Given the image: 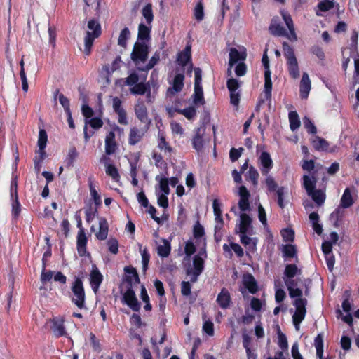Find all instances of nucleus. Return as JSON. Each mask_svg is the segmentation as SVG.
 I'll return each instance as SVG.
<instances>
[{"label": "nucleus", "instance_id": "nucleus-1", "mask_svg": "<svg viewBox=\"0 0 359 359\" xmlns=\"http://www.w3.org/2000/svg\"><path fill=\"white\" fill-rule=\"evenodd\" d=\"M301 273V269L295 264H290L285 266L283 280L291 298L302 296V290L299 288V286L303 281L299 277L294 279V276H299Z\"/></svg>", "mask_w": 359, "mask_h": 359}, {"label": "nucleus", "instance_id": "nucleus-2", "mask_svg": "<svg viewBox=\"0 0 359 359\" xmlns=\"http://www.w3.org/2000/svg\"><path fill=\"white\" fill-rule=\"evenodd\" d=\"M281 15L289 29L290 34H287L284 27L280 24L277 23L275 20H272V22L269 27L270 32L275 36H287L290 40L293 41H297V37L294 31V27L291 16L285 11H281Z\"/></svg>", "mask_w": 359, "mask_h": 359}, {"label": "nucleus", "instance_id": "nucleus-3", "mask_svg": "<svg viewBox=\"0 0 359 359\" xmlns=\"http://www.w3.org/2000/svg\"><path fill=\"white\" fill-rule=\"evenodd\" d=\"M316 182L317 179L314 175L303 176V185L307 194L318 206H321L325 201V192L324 190L315 189Z\"/></svg>", "mask_w": 359, "mask_h": 359}, {"label": "nucleus", "instance_id": "nucleus-4", "mask_svg": "<svg viewBox=\"0 0 359 359\" xmlns=\"http://www.w3.org/2000/svg\"><path fill=\"white\" fill-rule=\"evenodd\" d=\"M148 54L149 46L146 41H136L130 54V58L138 70L139 67H143L144 65Z\"/></svg>", "mask_w": 359, "mask_h": 359}, {"label": "nucleus", "instance_id": "nucleus-5", "mask_svg": "<svg viewBox=\"0 0 359 359\" xmlns=\"http://www.w3.org/2000/svg\"><path fill=\"white\" fill-rule=\"evenodd\" d=\"M283 55L287 59V66L290 76L294 79L299 77L298 62L293 48L286 42L283 43Z\"/></svg>", "mask_w": 359, "mask_h": 359}, {"label": "nucleus", "instance_id": "nucleus-6", "mask_svg": "<svg viewBox=\"0 0 359 359\" xmlns=\"http://www.w3.org/2000/svg\"><path fill=\"white\" fill-rule=\"evenodd\" d=\"M88 31L84 38V50L83 53L88 55L90 53L91 47L94 40L101 34L100 25L95 20H90L88 22Z\"/></svg>", "mask_w": 359, "mask_h": 359}, {"label": "nucleus", "instance_id": "nucleus-7", "mask_svg": "<svg viewBox=\"0 0 359 359\" xmlns=\"http://www.w3.org/2000/svg\"><path fill=\"white\" fill-rule=\"evenodd\" d=\"M71 290L73 293V297L72 298V302L81 309L85 308L86 295L83 282L80 278L76 277L74 281L72 283Z\"/></svg>", "mask_w": 359, "mask_h": 359}, {"label": "nucleus", "instance_id": "nucleus-8", "mask_svg": "<svg viewBox=\"0 0 359 359\" xmlns=\"http://www.w3.org/2000/svg\"><path fill=\"white\" fill-rule=\"evenodd\" d=\"M302 297H295L294 298L296 299L294 302L296 311L292 316V321L297 330H299V325L304 319L306 313V305L307 300Z\"/></svg>", "mask_w": 359, "mask_h": 359}, {"label": "nucleus", "instance_id": "nucleus-9", "mask_svg": "<svg viewBox=\"0 0 359 359\" xmlns=\"http://www.w3.org/2000/svg\"><path fill=\"white\" fill-rule=\"evenodd\" d=\"M200 255L206 257V252L205 250L201 251L199 255H196L193 260V266L189 267L187 270V274L190 276V281L195 283L198 276L202 273L203 270L204 262L203 258Z\"/></svg>", "mask_w": 359, "mask_h": 359}, {"label": "nucleus", "instance_id": "nucleus-10", "mask_svg": "<svg viewBox=\"0 0 359 359\" xmlns=\"http://www.w3.org/2000/svg\"><path fill=\"white\" fill-rule=\"evenodd\" d=\"M229 60L228 63V69H227V76H232V68L236 64H238L239 62H243L246 59V51L245 49L242 48L239 50L231 48L229 50Z\"/></svg>", "mask_w": 359, "mask_h": 359}, {"label": "nucleus", "instance_id": "nucleus-11", "mask_svg": "<svg viewBox=\"0 0 359 359\" xmlns=\"http://www.w3.org/2000/svg\"><path fill=\"white\" fill-rule=\"evenodd\" d=\"M252 219L246 213L240 215L239 223L236 226V232L241 234L251 233L253 230Z\"/></svg>", "mask_w": 359, "mask_h": 359}, {"label": "nucleus", "instance_id": "nucleus-12", "mask_svg": "<svg viewBox=\"0 0 359 359\" xmlns=\"http://www.w3.org/2000/svg\"><path fill=\"white\" fill-rule=\"evenodd\" d=\"M227 88L230 92V101L234 106H238L240 101V93L238 88L240 83L238 81L233 78H230L227 81Z\"/></svg>", "mask_w": 359, "mask_h": 359}, {"label": "nucleus", "instance_id": "nucleus-13", "mask_svg": "<svg viewBox=\"0 0 359 359\" xmlns=\"http://www.w3.org/2000/svg\"><path fill=\"white\" fill-rule=\"evenodd\" d=\"M146 79L147 75L143 76V77L142 78V81L140 83L130 87V92L133 95H142L147 94V97L148 100L151 101V89L148 83H144Z\"/></svg>", "mask_w": 359, "mask_h": 359}, {"label": "nucleus", "instance_id": "nucleus-14", "mask_svg": "<svg viewBox=\"0 0 359 359\" xmlns=\"http://www.w3.org/2000/svg\"><path fill=\"white\" fill-rule=\"evenodd\" d=\"M123 302L127 304L133 311H138L140 309V304L135 296L134 290L130 287L123 295Z\"/></svg>", "mask_w": 359, "mask_h": 359}, {"label": "nucleus", "instance_id": "nucleus-15", "mask_svg": "<svg viewBox=\"0 0 359 359\" xmlns=\"http://www.w3.org/2000/svg\"><path fill=\"white\" fill-rule=\"evenodd\" d=\"M260 171L262 175H267L273 168V161L270 154L263 151L258 158Z\"/></svg>", "mask_w": 359, "mask_h": 359}, {"label": "nucleus", "instance_id": "nucleus-16", "mask_svg": "<svg viewBox=\"0 0 359 359\" xmlns=\"http://www.w3.org/2000/svg\"><path fill=\"white\" fill-rule=\"evenodd\" d=\"M102 280V275L101 274L99 269L95 266H94L90 274V283L92 290L95 293H97L98 291Z\"/></svg>", "mask_w": 359, "mask_h": 359}, {"label": "nucleus", "instance_id": "nucleus-17", "mask_svg": "<svg viewBox=\"0 0 359 359\" xmlns=\"http://www.w3.org/2000/svg\"><path fill=\"white\" fill-rule=\"evenodd\" d=\"M147 132V129L144 128H137V127H133L129 133L128 143L130 145H135L140 142Z\"/></svg>", "mask_w": 359, "mask_h": 359}, {"label": "nucleus", "instance_id": "nucleus-18", "mask_svg": "<svg viewBox=\"0 0 359 359\" xmlns=\"http://www.w3.org/2000/svg\"><path fill=\"white\" fill-rule=\"evenodd\" d=\"M312 145L316 150L319 151L334 152L337 150V147L329 149L328 142L318 136H316L312 140Z\"/></svg>", "mask_w": 359, "mask_h": 359}, {"label": "nucleus", "instance_id": "nucleus-19", "mask_svg": "<svg viewBox=\"0 0 359 359\" xmlns=\"http://www.w3.org/2000/svg\"><path fill=\"white\" fill-rule=\"evenodd\" d=\"M184 76L183 74L180 73L176 74L172 81V87L168 89V94L174 95L180 92L184 87Z\"/></svg>", "mask_w": 359, "mask_h": 359}, {"label": "nucleus", "instance_id": "nucleus-20", "mask_svg": "<svg viewBox=\"0 0 359 359\" xmlns=\"http://www.w3.org/2000/svg\"><path fill=\"white\" fill-rule=\"evenodd\" d=\"M115 133L110 131L105 137V154L107 155L113 154L116 149L117 144L115 140Z\"/></svg>", "mask_w": 359, "mask_h": 359}, {"label": "nucleus", "instance_id": "nucleus-21", "mask_svg": "<svg viewBox=\"0 0 359 359\" xmlns=\"http://www.w3.org/2000/svg\"><path fill=\"white\" fill-rule=\"evenodd\" d=\"M241 243L245 247L249 252H254L257 250V238L255 237H249L246 234L240 235Z\"/></svg>", "mask_w": 359, "mask_h": 359}, {"label": "nucleus", "instance_id": "nucleus-22", "mask_svg": "<svg viewBox=\"0 0 359 359\" xmlns=\"http://www.w3.org/2000/svg\"><path fill=\"white\" fill-rule=\"evenodd\" d=\"M135 111L138 119L144 123H149L147 108L142 101L138 100Z\"/></svg>", "mask_w": 359, "mask_h": 359}, {"label": "nucleus", "instance_id": "nucleus-23", "mask_svg": "<svg viewBox=\"0 0 359 359\" xmlns=\"http://www.w3.org/2000/svg\"><path fill=\"white\" fill-rule=\"evenodd\" d=\"M231 299L229 292L226 288H222L217 297V302L222 309L229 307Z\"/></svg>", "mask_w": 359, "mask_h": 359}, {"label": "nucleus", "instance_id": "nucleus-24", "mask_svg": "<svg viewBox=\"0 0 359 359\" xmlns=\"http://www.w3.org/2000/svg\"><path fill=\"white\" fill-rule=\"evenodd\" d=\"M311 90V80L309 74L304 72L300 82V95L302 98H306Z\"/></svg>", "mask_w": 359, "mask_h": 359}, {"label": "nucleus", "instance_id": "nucleus-25", "mask_svg": "<svg viewBox=\"0 0 359 359\" xmlns=\"http://www.w3.org/2000/svg\"><path fill=\"white\" fill-rule=\"evenodd\" d=\"M87 238L83 229H80L77 235V250L80 256H83L86 252Z\"/></svg>", "mask_w": 359, "mask_h": 359}, {"label": "nucleus", "instance_id": "nucleus-26", "mask_svg": "<svg viewBox=\"0 0 359 359\" xmlns=\"http://www.w3.org/2000/svg\"><path fill=\"white\" fill-rule=\"evenodd\" d=\"M157 253L161 257H168L170 253V242L166 239H161L157 243Z\"/></svg>", "mask_w": 359, "mask_h": 359}, {"label": "nucleus", "instance_id": "nucleus-27", "mask_svg": "<svg viewBox=\"0 0 359 359\" xmlns=\"http://www.w3.org/2000/svg\"><path fill=\"white\" fill-rule=\"evenodd\" d=\"M52 330L56 337H62L66 334L64 320L62 318H56L53 320Z\"/></svg>", "mask_w": 359, "mask_h": 359}, {"label": "nucleus", "instance_id": "nucleus-28", "mask_svg": "<svg viewBox=\"0 0 359 359\" xmlns=\"http://www.w3.org/2000/svg\"><path fill=\"white\" fill-rule=\"evenodd\" d=\"M109 226L107 219L104 217L99 219V231L96 233V238L99 240H105L107 237Z\"/></svg>", "mask_w": 359, "mask_h": 359}, {"label": "nucleus", "instance_id": "nucleus-29", "mask_svg": "<svg viewBox=\"0 0 359 359\" xmlns=\"http://www.w3.org/2000/svg\"><path fill=\"white\" fill-rule=\"evenodd\" d=\"M204 130L198 128L196 129L195 135L192 139V145L194 149L197 151H201L203 148V136Z\"/></svg>", "mask_w": 359, "mask_h": 359}, {"label": "nucleus", "instance_id": "nucleus-30", "mask_svg": "<svg viewBox=\"0 0 359 359\" xmlns=\"http://www.w3.org/2000/svg\"><path fill=\"white\" fill-rule=\"evenodd\" d=\"M212 208L216 222L218 224L215 226V229H220L223 224L222 216L221 203L217 199H215L212 202Z\"/></svg>", "mask_w": 359, "mask_h": 359}, {"label": "nucleus", "instance_id": "nucleus-31", "mask_svg": "<svg viewBox=\"0 0 359 359\" xmlns=\"http://www.w3.org/2000/svg\"><path fill=\"white\" fill-rule=\"evenodd\" d=\"M243 283L250 293L255 294L257 291L256 280L251 274H247L243 276Z\"/></svg>", "mask_w": 359, "mask_h": 359}, {"label": "nucleus", "instance_id": "nucleus-32", "mask_svg": "<svg viewBox=\"0 0 359 359\" xmlns=\"http://www.w3.org/2000/svg\"><path fill=\"white\" fill-rule=\"evenodd\" d=\"M161 52L156 50L151 56L147 64H144L143 67H139V71L147 72L156 65L161 60Z\"/></svg>", "mask_w": 359, "mask_h": 359}, {"label": "nucleus", "instance_id": "nucleus-33", "mask_svg": "<svg viewBox=\"0 0 359 359\" xmlns=\"http://www.w3.org/2000/svg\"><path fill=\"white\" fill-rule=\"evenodd\" d=\"M281 252L283 253V257L286 261L297 257L296 247L292 244L283 245L281 248Z\"/></svg>", "mask_w": 359, "mask_h": 359}, {"label": "nucleus", "instance_id": "nucleus-34", "mask_svg": "<svg viewBox=\"0 0 359 359\" xmlns=\"http://www.w3.org/2000/svg\"><path fill=\"white\" fill-rule=\"evenodd\" d=\"M272 90V81L271 79V71H264V93L266 100H271Z\"/></svg>", "mask_w": 359, "mask_h": 359}, {"label": "nucleus", "instance_id": "nucleus-35", "mask_svg": "<svg viewBox=\"0 0 359 359\" xmlns=\"http://www.w3.org/2000/svg\"><path fill=\"white\" fill-rule=\"evenodd\" d=\"M190 54L191 48L189 46H187L183 51L178 54L177 62L179 65L182 66L187 65L190 60Z\"/></svg>", "mask_w": 359, "mask_h": 359}, {"label": "nucleus", "instance_id": "nucleus-36", "mask_svg": "<svg viewBox=\"0 0 359 359\" xmlns=\"http://www.w3.org/2000/svg\"><path fill=\"white\" fill-rule=\"evenodd\" d=\"M150 28L144 25L140 24L138 27V36L137 41H145L149 39Z\"/></svg>", "mask_w": 359, "mask_h": 359}, {"label": "nucleus", "instance_id": "nucleus-37", "mask_svg": "<svg viewBox=\"0 0 359 359\" xmlns=\"http://www.w3.org/2000/svg\"><path fill=\"white\" fill-rule=\"evenodd\" d=\"M122 64L121 56H117L111 65H106L103 67V70L106 72L107 75H111L113 72L118 69Z\"/></svg>", "mask_w": 359, "mask_h": 359}, {"label": "nucleus", "instance_id": "nucleus-38", "mask_svg": "<svg viewBox=\"0 0 359 359\" xmlns=\"http://www.w3.org/2000/svg\"><path fill=\"white\" fill-rule=\"evenodd\" d=\"M141 81V78L135 71L132 72L128 77L121 80V81L123 82L124 85L130 87L140 83Z\"/></svg>", "mask_w": 359, "mask_h": 359}, {"label": "nucleus", "instance_id": "nucleus-39", "mask_svg": "<svg viewBox=\"0 0 359 359\" xmlns=\"http://www.w3.org/2000/svg\"><path fill=\"white\" fill-rule=\"evenodd\" d=\"M158 147L165 152L170 153L172 151V148L169 146L164 134L161 132H159L158 135Z\"/></svg>", "mask_w": 359, "mask_h": 359}, {"label": "nucleus", "instance_id": "nucleus-40", "mask_svg": "<svg viewBox=\"0 0 359 359\" xmlns=\"http://www.w3.org/2000/svg\"><path fill=\"white\" fill-rule=\"evenodd\" d=\"M353 203L351 191L348 188H346L341 198V206L344 208H347L352 205Z\"/></svg>", "mask_w": 359, "mask_h": 359}, {"label": "nucleus", "instance_id": "nucleus-41", "mask_svg": "<svg viewBox=\"0 0 359 359\" xmlns=\"http://www.w3.org/2000/svg\"><path fill=\"white\" fill-rule=\"evenodd\" d=\"M290 127L292 131H295L300 126L299 116L296 111H290L288 115Z\"/></svg>", "mask_w": 359, "mask_h": 359}, {"label": "nucleus", "instance_id": "nucleus-42", "mask_svg": "<svg viewBox=\"0 0 359 359\" xmlns=\"http://www.w3.org/2000/svg\"><path fill=\"white\" fill-rule=\"evenodd\" d=\"M156 180L158 182L159 185V191H158L160 192V194H169L170 189L168 180L165 177L163 178L157 176Z\"/></svg>", "mask_w": 359, "mask_h": 359}, {"label": "nucleus", "instance_id": "nucleus-43", "mask_svg": "<svg viewBox=\"0 0 359 359\" xmlns=\"http://www.w3.org/2000/svg\"><path fill=\"white\" fill-rule=\"evenodd\" d=\"M314 346L316 349L317 356L321 359L323 353V336L320 334H318L315 338Z\"/></svg>", "mask_w": 359, "mask_h": 359}, {"label": "nucleus", "instance_id": "nucleus-44", "mask_svg": "<svg viewBox=\"0 0 359 359\" xmlns=\"http://www.w3.org/2000/svg\"><path fill=\"white\" fill-rule=\"evenodd\" d=\"M246 177L252 182L253 185H255V186L257 185L259 172L255 167H253V166L249 167V170L246 173Z\"/></svg>", "mask_w": 359, "mask_h": 359}, {"label": "nucleus", "instance_id": "nucleus-45", "mask_svg": "<svg viewBox=\"0 0 359 359\" xmlns=\"http://www.w3.org/2000/svg\"><path fill=\"white\" fill-rule=\"evenodd\" d=\"M194 102L195 104L204 103L202 86H194Z\"/></svg>", "mask_w": 359, "mask_h": 359}, {"label": "nucleus", "instance_id": "nucleus-46", "mask_svg": "<svg viewBox=\"0 0 359 359\" xmlns=\"http://www.w3.org/2000/svg\"><path fill=\"white\" fill-rule=\"evenodd\" d=\"M203 327H202L203 331L210 337L213 336L214 335L213 323L210 320H207L205 318V315L203 316Z\"/></svg>", "mask_w": 359, "mask_h": 359}, {"label": "nucleus", "instance_id": "nucleus-47", "mask_svg": "<svg viewBox=\"0 0 359 359\" xmlns=\"http://www.w3.org/2000/svg\"><path fill=\"white\" fill-rule=\"evenodd\" d=\"M130 32L128 28H124L120 33L118 39V44L123 48L126 46L127 40L129 39Z\"/></svg>", "mask_w": 359, "mask_h": 359}, {"label": "nucleus", "instance_id": "nucleus-48", "mask_svg": "<svg viewBox=\"0 0 359 359\" xmlns=\"http://www.w3.org/2000/svg\"><path fill=\"white\" fill-rule=\"evenodd\" d=\"M194 15L198 21L203 20L204 18V9L202 0H200L194 8Z\"/></svg>", "mask_w": 359, "mask_h": 359}, {"label": "nucleus", "instance_id": "nucleus-49", "mask_svg": "<svg viewBox=\"0 0 359 359\" xmlns=\"http://www.w3.org/2000/svg\"><path fill=\"white\" fill-rule=\"evenodd\" d=\"M105 172L107 175L110 176L111 179L115 182H118L120 180V175L118 171V169L115 167V165H108V167L105 168Z\"/></svg>", "mask_w": 359, "mask_h": 359}, {"label": "nucleus", "instance_id": "nucleus-50", "mask_svg": "<svg viewBox=\"0 0 359 359\" xmlns=\"http://www.w3.org/2000/svg\"><path fill=\"white\" fill-rule=\"evenodd\" d=\"M12 200V215L13 217L16 219L18 218L20 214L21 211V205L18 201V197H16L15 198L11 199Z\"/></svg>", "mask_w": 359, "mask_h": 359}, {"label": "nucleus", "instance_id": "nucleus-51", "mask_svg": "<svg viewBox=\"0 0 359 359\" xmlns=\"http://www.w3.org/2000/svg\"><path fill=\"white\" fill-rule=\"evenodd\" d=\"M193 234L194 237L196 239L201 238L205 234L204 228L198 221H197L194 226Z\"/></svg>", "mask_w": 359, "mask_h": 359}, {"label": "nucleus", "instance_id": "nucleus-52", "mask_svg": "<svg viewBox=\"0 0 359 359\" xmlns=\"http://www.w3.org/2000/svg\"><path fill=\"white\" fill-rule=\"evenodd\" d=\"M142 15L147 23L150 24L154 18L152 8L150 4L146 5L142 9Z\"/></svg>", "mask_w": 359, "mask_h": 359}, {"label": "nucleus", "instance_id": "nucleus-53", "mask_svg": "<svg viewBox=\"0 0 359 359\" xmlns=\"http://www.w3.org/2000/svg\"><path fill=\"white\" fill-rule=\"evenodd\" d=\"M177 111L180 114L184 115L189 120L193 119L196 114V109L193 107H190L184 109H179Z\"/></svg>", "mask_w": 359, "mask_h": 359}, {"label": "nucleus", "instance_id": "nucleus-54", "mask_svg": "<svg viewBox=\"0 0 359 359\" xmlns=\"http://www.w3.org/2000/svg\"><path fill=\"white\" fill-rule=\"evenodd\" d=\"M302 121L304 127L307 130L309 133L312 134L316 133L317 129L309 117H304Z\"/></svg>", "mask_w": 359, "mask_h": 359}, {"label": "nucleus", "instance_id": "nucleus-55", "mask_svg": "<svg viewBox=\"0 0 359 359\" xmlns=\"http://www.w3.org/2000/svg\"><path fill=\"white\" fill-rule=\"evenodd\" d=\"M140 253L142 256V270L144 271H146L148 268V264L150 259V255L146 248L140 250Z\"/></svg>", "mask_w": 359, "mask_h": 359}, {"label": "nucleus", "instance_id": "nucleus-56", "mask_svg": "<svg viewBox=\"0 0 359 359\" xmlns=\"http://www.w3.org/2000/svg\"><path fill=\"white\" fill-rule=\"evenodd\" d=\"M97 209L95 207L89 206L85 208L86 219L88 223L91 222L95 217Z\"/></svg>", "mask_w": 359, "mask_h": 359}, {"label": "nucleus", "instance_id": "nucleus-57", "mask_svg": "<svg viewBox=\"0 0 359 359\" xmlns=\"http://www.w3.org/2000/svg\"><path fill=\"white\" fill-rule=\"evenodd\" d=\"M47 134L44 130H40L39 133V139H38V147L39 148L45 149L47 143Z\"/></svg>", "mask_w": 359, "mask_h": 359}, {"label": "nucleus", "instance_id": "nucleus-58", "mask_svg": "<svg viewBox=\"0 0 359 359\" xmlns=\"http://www.w3.org/2000/svg\"><path fill=\"white\" fill-rule=\"evenodd\" d=\"M266 176V177L265 180V183H266L268 190L269 191H274L277 190V189L278 187V184L276 182L274 178L271 175H269V174Z\"/></svg>", "mask_w": 359, "mask_h": 359}, {"label": "nucleus", "instance_id": "nucleus-59", "mask_svg": "<svg viewBox=\"0 0 359 359\" xmlns=\"http://www.w3.org/2000/svg\"><path fill=\"white\" fill-rule=\"evenodd\" d=\"M156 195H157V198H158V205L160 207H162L163 208H168V194H160V192H158L156 190Z\"/></svg>", "mask_w": 359, "mask_h": 359}, {"label": "nucleus", "instance_id": "nucleus-60", "mask_svg": "<svg viewBox=\"0 0 359 359\" xmlns=\"http://www.w3.org/2000/svg\"><path fill=\"white\" fill-rule=\"evenodd\" d=\"M278 346L284 351H287L288 349V344L286 336L279 332L278 335Z\"/></svg>", "mask_w": 359, "mask_h": 359}, {"label": "nucleus", "instance_id": "nucleus-61", "mask_svg": "<svg viewBox=\"0 0 359 359\" xmlns=\"http://www.w3.org/2000/svg\"><path fill=\"white\" fill-rule=\"evenodd\" d=\"M107 246L109 252L112 254H117L118 252V243L116 238H109L107 241Z\"/></svg>", "mask_w": 359, "mask_h": 359}, {"label": "nucleus", "instance_id": "nucleus-62", "mask_svg": "<svg viewBox=\"0 0 359 359\" xmlns=\"http://www.w3.org/2000/svg\"><path fill=\"white\" fill-rule=\"evenodd\" d=\"M258 218L263 226L266 227L267 226L266 215L264 207L261 204L258 205Z\"/></svg>", "mask_w": 359, "mask_h": 359}, {"label": "nucleus", "instance_id": "nucleus-63", "mask_svg": "<svg viewBox=\"0 0 359 359\" xmlns=\"http://www.w3.org/2000/svg\"><path fill=\"white\" fill-rule=\"evenodd\" d=\"M285 192V188L283 187H278L276 190V194L278 196V204L281 208L285 207L283 200Z\"/></svg>", "mask_w": 359, "mask_h": 359}, {"label": "nucleus", "instance_id": "nucleus-64", "mask_svg": "<svg viewBox=\"0 0 359 359\" xmlns=\"http://www.w3.org/2000/svg\"><path fill=\"white\" fill-rule=\"evenodd\" d=\"M170 128L172 133L175 135H182L184 133V129L182 126L175 121L170 122Z\"/></svg>", "mask_w": 359, "mask_h": 359}]
</instances>
